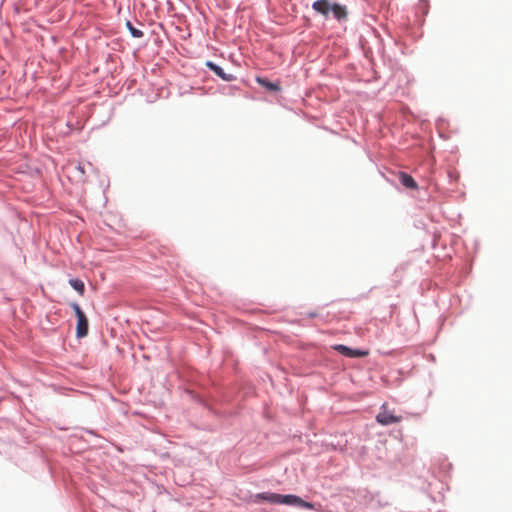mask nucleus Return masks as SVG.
I'll use <instances>...</instances> for the list:
<instances>
[{
    "mask_svg": "<svg viewBox=\"0 0 512 512\" xmlns=\"http://www.w3.org/2000/svg\"><path fill=\"white\" fill-rule=\"evenodd\" d=\"M312 9L318 14L322 15L325 19L332 16L338 21L346 20L347 9L344 5L331 2L329 0H316L312 3Z\"/></svg>",
    "mask_w": 512,
    "mask_h": 512,
    "instance_id": "obj_1",
    "label": "nucleus"
},
{
    "mask_svg": "<svg viewBox=\"0 0 512 512\" xmlns=\"http://www.w3.org/2000/svg\"><path fill=\"white\" fill-rule=\"evenodd\" d=\"M279 504H284L287 506H296V507L309 509V510H316V505L314 503L307 502V501L303 500L301 497H299L297 495H293V494H288V495L280 494Z\"/></svg>",
    "mask_w": 512,
    "mask_h": 512,
    "instance_id": "obj_2",
    "label": "nucleus"
},
{
    "mask_svg": "<svg viewBox=\"0 0 512 512\" xmlns=\"http://www.w3.org/2000/svg\"><path fill=\"white\" fill-rule=\"evenodd\" d=\"M376 420L381 425H390L394 423H398L401 420V417L394 415L387 408V404L384 403L381 406L380 412L376 416Z\"/></svg>",
    "mask_w": 512,
    "mask_h": 512,
    "instance_id": "obj_3",
    "label": "nucleus"
},
{
    "mask_svg": "<svg viewBox=\"0 0 512 512\" xmlns=\"http://www.w3.org/2000/svg\"><path fill=\"white\" fill-rule=\"evenodd\" d=\"M333 348H334V350H336L337 352H339L340 354H342L343 356L348 357V358H360V357H364V356L368 355V351L360 350V349H352V348H350L346 345H342V344H337Z\"/></svg>",
    "mask_w": 512,
    "mask_h": 512,
    "instance_id": "obj_4",
    "label": "nucleus"
},
{
    "mask_svg": "<svg viewBox=\"0 0 512 512\" xmlns=\"http://www.w3.org/2000/svg\"><path fill=\"white\" fill-rule=\"evenodd\" d=\"M206 66L212 70L218 77L224 81H232L235 77L232 74H227L224 70L212 61H207Z\"/></svg>",
    "mask_w": 512,
    "mask_h": 512,
    "instance_id": "obj_5",
    "label": "nucleus"
},
{
    "mask_svg": "<svg viewBox=\"0 0 512 512\" xmlns=\"http://www.w3.org/2000/svg\"><path fill=\"white\" fill-rule=\"evenodd\" d=\"M88 334V320L86 316L77 318L76 335L83 338Z\"/></svg>",
    "mask_w": 512,
    "mask_h": 512,
    "instance_id": "obj_6",
    "label": "nucleus"
},
{
    "mask_svg": "<svg viewBox=\"0 0 512 512\" xmlns=\"http://www.w3.org/2000/svg\"><path fill=\"white\" fill-rule=\"evenodd\" d=\"M257 497L272 504H279L280 500V494L273 492H263L258 494Z\"/></svg>",
    "mask_w": 512,
    "mask_h": 512,
    "instance_id": "obj_7",
    "label": "nucleus"
},
{
    "mask_svg": "<svg viewBox=\"0 0 512 512\" xmlns=\"http://www.w3.org/2000/svg\"><path fill=\"white\" fill-rule=\"evenodd\" d=\"M400 182L403 186H405L407 188H410V189L417 188V183L415 182V180L410 175H408L406 173L400 174Z\"/></svg>",
    "mask_w": 512,
    "mask_h": 512,
    "instance_id": "obj_8",
    "label": "nucleus"
},
{
    "mask_svg": "<svg viewBox=\"0 0 512 512\" xmlns=\"http://www.w3.org/2000/svg\"><path fill=\"white\" fill-rule=\"evenodd\" d=\"M69 283L73 287V289H75L80 294H82L84 292V283L81 280L70 279Z\"/></svg>",
    "mask_w": 512,
    "mask_h": 512,
    "instance_id": "obj_9",
    "label": "nucleus"
},
{
    "mask_svg": "<svg viewBox=\"0 0 512 512\" xmlns=\"http://www.w3.org/2000/svg\"><path fill=\"white\" fill-rule=\"evenodd\" d=\"M258 82L265 86L268 90H271V91H278L279 90V85L277 83H272V82H269V81H266V80H263V79H258Z\"/></svg>",
    "mask_w": 512,
    "mask_h": 512,
    "instance_id": "obj_10",
    "label": "nucleus"
},
{
    "mask_svg": "<svg viewBox=\"0 0 512 512\" xmlns=\"http://www.w3.org/2000/svg\"><path fill=\"white\" fill-rule=\"evenodd\" d=\"M127 27L129 29V31L131 32L133 37L139 38V37H141L143 35L142 31L134 28L133 25L130 22H127Z\"/></svg>",
    "mask_w": 512,
    "mask_h": 512,
    "instance_id": "obj_11",
    "label": "nucleus"
},
{
    "mask_svg": "<svg viewBox=\"0 0 512 512\" xmlns=\"http://www.w3.org/2000/svg\"><path fill=\"white\" fill-rule=\"evenodd\" d=\"M72 307H73V309L75 311V314H76L77 318H81V317L85 316L84 312L81 310L80 306L77 303H73Z\"/></svg>",
    "mask_w": 512,
    "mask_h": 512,
    "instance_id": "obj_12",
    "label": "nucleus"
},
{
    "mask_svg": "<svg viewBox=\"0 0 512 512\" xmlns=\"http://www.w3.org/2000/svg\"><path fill=\"white\" fill-rule=\"evenodd\" d=\"M72 307H73V309L75 311V314H76L77 318H81V317L85 316L84 312L81 310L80 306L77 303H73Z\"/></svg>",
    "mask_w": 512,
    "mask_h": 512,
    "instance_id": "obj_13",
    "label": "nucleus"
},
{
    "mask_svg": "<svg viewBox=\"0 0 512 512\" xmlns=\"http://www.w3.org/2000/svg\"><path fill=\"white\" fill-rule=\"evenodd\" d=\"M77 169H78L81 173H83V172H84V169H83V167H82L81 165H79V166L77 167Z\"/></svg>",
    "mask_w": 512,
    "mask_h": 512,
    "instance_id": "obj_14",
    "label": "nucleus"
}]
</instances>
